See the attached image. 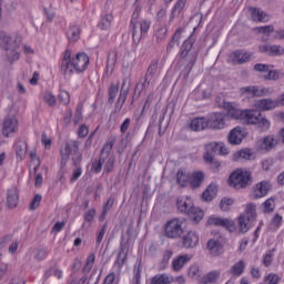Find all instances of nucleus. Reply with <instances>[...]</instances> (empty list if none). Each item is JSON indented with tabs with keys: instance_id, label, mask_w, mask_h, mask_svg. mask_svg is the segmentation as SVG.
<instances>
[{
	"instance_id": "55",
	"label": "nucleus",
	"mask_w": 284,
	"mask_h": 284,
	"mask_svg": "<svg viewBox=\"0 0 284 284\" xmlns=\"http://www.w3.org/2000/svg\"><path fill=\"white\" fill-rule=\"evenodd\" d=\"M274 252L275 250L273 248L265 254L263 258V265H265V267H270V265H272V261H274Z\"/></svg>"
},
{
	"instance_id": "5",
	"label": "nucleus",
	"mask_w": 284,
	"mask_h": 284,
	"mask_svg": "<svg viewBox=\"0 0 284 284\" xmlns=\"http://www.w3.org/2000/svg\"><path fill=\"white\" fill-rule=\"evenodd\" d=\"M176 207L182 214H187L194 223H201V221H203V216H205L203 210L194 206L192 199L187 196L178 197Z\"/></svg>"
},
{
	"instance_id": "35",
	"label": "nucleus",
	"mask_w": 284,
	"mask_h": 284,
	"mask_svg": "<svg viewBox=\"0 0 284 284\" xmlns=\"http://www.w3.org/2000/svg\"><path fill=\"white\" fill-rule=\"evenodd\" d=\"M185 3H187V0H178L174 8L172 9L170 21H173L174 18L179 17L182 12V10L185 8Z\"/></svg>"
},
{
	"instance_id": "43",
	"label": "nucleus",
	"mask_w": 284,
	"mask_h": 284,
	"mask_svg": "<svg viewBox=\"0 0 284 284\" xmlns=\"http://www.w3.org/2000/svg\"><path fill=\"white\" fill-rule=\"evenodd\" d=\"M255 32H258V34H264L263 41H267V37L274 32V26L257 27L255 28Z\"/></svg>"
},
{
	"instance_id": "21",
	"label": "nucleus",
	"mask_w": 284,
	"mask_h": 284,
	"mask_svg": "<svg viewBox=\"0 0 284 284\" xmlns=\"http://www.w3.org/2000/svg\"><path fill=\"white\" fill-rule=\"evenodd\" d=\"M250 12L252 21H258L261 23H267L270 21V16L258 8H250Z\"/></svg>"
},
{
	"instance_id": "3",
	"label": "nucleus",
	"mask_w": 284,
	"mask_h": 284,
	"mask_svg": "<svg viewBox=\"0 0 284 284\" xmlns=\"http://www.w3.org/2000/svg\"><path fill=\"white\" fill-rule=\"evenodd\" d=\"M79 141L71 140L65 143L64 150L61 151V165L62 168L68 163L70 160V156H72L73 165L77 168L73 171L71 183H74L75 181H79V178L81 174H83V171L81 170V161H83V154L79 152Z\"/></svg>"
},
{
	"instance_id": "24",
	"label": "nucleus",
	"mask_w": 284,
	"mask_h": 284,
	"mask_svg": "<svg viewBox=\"0 0 284 284\" xmlns=\"http://www.w3.org/2000/svg\"><path fill=\"white\" fill-rule=\"evenodd\" d=\"M125 258H128V245L121 243L118 257L114 262V265L118 272H121V267H123V264L125 263Z\"/></svg>"
},
{
	"instance_id": "17",
	"label": "nucleus",
	"mask_w": 284,
	"mask_h": 284,
	"mask_svg": "<svg viewBox=\"0 0 284 284\" xmlns=\"http://www.w3.org/2000/svg\"><path fill=\"white\" fill-rule=\"evenodd\" d=\"M221 234L216 233V236L209 240L207 250L212 256H219L221 254V250H223V244H221Z\"/></svg>"
},
{
	"instance_id": "26",
	"label": "nucleus",
	"mask_w": 284,
	"mask_h": 284,
	"mask_svg": "<svg viewBox=\"0 0 284 284\" xmlns=\"http://www.w3.org/2000/svg\"><path fill=\"white\" fill-rule=\"evenodd\" d=\"M190 128L191 130H193V132H201L205 130V128H209L207 119L194 118L193 120H191Z\"/></svg>"
},
{
	"instance_id": "14",
	"label": "nucleus",
	"mask_w": 284,
	"mask_h": 284,
	"mask_svg": "<svg viewBox=\"0 0 284 284\" xmlns=\"http://www.w3.org/2000/svg\"><path fill=\"white\" fill-rule=\"evenodd\" d=\"M182 245L186 250H192L199 245V233L196 231H189L183 237H182Z\"/></svg>"
},
{
	"instance_id": "37",
	"label": "nucleus",
	"mask_w": 284,
	"mask_h": 284,
	"mask_svg": "<svg viewBox=\"0 0 284 284\" xmlns=\"http://www.w3.org/2000/svg\"><path fill=\"white\" fill-rule=\"evenodd\" d=\"M156 72H159V59H154L151 61L144 77H148L149 79H154V77H156Z\"/></svg>"
},
{
	"instance_id": "12",
	"label": "nucleus",
	"mask_w": 284,
	"mask_h": 284,
	"mask_svg": "<svg viewBox=\"0 0 284 284\" xmlns=\"http://www.w3.org/2000/svg\"><path fill=\"white\" fill-rule=\"evenodd\" d=\"M250 59H252V53L236 50L229 55L227 62L232 65H243V63H247Z\"/></svg>"
},
{
	"instance_id": "15",
	"label": "nucleus",
	"mask_w": 284,
	"mask_h": 284,
	"mask_svg": "<svg viewBox=\"0 0 284 284\" xmlns=\"http://www.w3.org/2000/svg\"><path fill=\"white\" fill-rule=\"evenodd\" d=\"M254 108L261 112H270L276 110V103L271 98H264L254 102Z\"/></svg>"
},
{
	"instance_id": "1",
	"label": "nucleus",
	"mask_w": 284,
	"mask_h": 284,
	"mask_svg": "<svg viewBox=\"0 0 284 284\" xmlns=\"http://www.w3.org/2000/svg\"><path fill=\"white\" fill-rule=\"evenodd\" d=\"M224 110H227V116L231 119H240V121H246L251 125H257L261 130H270V120H267L261 112L254 110H239L234 108L232 103L224 102Z\"/></svg>"
},
{
	"instance_id": "48",
	"label": "nucleus",
	"mask_w": 284,
	"mask_h": 284,
	"mask_svg": "<svg viewBox=\"0 0 284 284\" xmlns=\"http://www.w3.org/2000/svg\"><path fill=\"white\" fill-rule=\"evenodd\" d=\"M113 148H114V140H109L102 148L100 156H105V159H108V156H110V152H112Z\"/></svg>"
},
{
	"instance_id": "10",
	"label": "nucleus",
	"mask_w": 284,
	"mask_h": 284,
	"mask_svg": "<svg viewBox=\"0 0 284 284\" xmlns=\"http://www.w3.org/2000/svg\"><path fill=\"white\" fill-rule=\"evenodd\" d=\"M150 26V20H142L141 22L130 24V31L132 33L134 43H139L143 39V37L148 34Z\"/></svg>"
},
{
	"instance_id": "62",
	"label": "nucleus",
	"mask_w": 284,
	"mask_h": 284,
	"mask_svg": "<svg viewBox=\"0 0 284 284\" xmlns=\"http://www.w3.org/2000/svg\"><path fill=\"white\" fill-rule=\"evenodd\" d=\"M261 165H262V170H264V172H268L270 168H272V165H274V159L268 158L266 160H263L261 162Z\"/></svg>"
},
{
	"instance_id": "19",
	"label": "nucleus",
	"mask_w": 284,
	"mask_h": 284,
	"mask_svg": "<svg viewBox=\"0 0 284 284\" xmlns=\"http://www.w3.org/2000/svg\"><path fill=\"white\" fill-rule=\"evenodd\" d=\"M190 261H192V256L185 254V255H180L175 258H173L172 263H171V267L173 272H181L183 270V267H185V265H187V263H190Z\"/></svg>"
},
{
	"instance_id": "49",
	"label": "nucleus",
	"mask_w": 284,
	"mask_h": 284,
	"mask_svg": "<svg viewBox=\"0 0 284 284\" xmlns=\"http://www.w3.org/2000/svg\"><path fill=\"white\" fill-rule=\"evenodd\" d=\"M232 205H234V200L230 197H223L220 202V209L222 210V212H229Z\"/></svg>"
},
{
	"instance_id": "47",
	"label": "nucleus",
	"mask_w": 284,
	"mask_h": 284,
	"mask_svg": "<svg viewBox=\"0 0 284 284\" xmlns=\"http://www.w3.org/2000/svg\"><path fill=\"white\" fill-rule=\"evenodd\" d=\"M243 216H248L251 221H254L256 219V204L250 203L246 205V212L242 214Z\"/></svg>"
},
{
	"instance_id": "2",
	"label": "nucleus",
	"mask_w": 284,
	"mask_h": 284,
	"mask_svg": "<svg viewBox=\"0 0 284 284\" xmlns=\"http://www.w3.org/2000/svg\"><path fill=\"white\" fill-rule=\"evenodd\" d=\"M90 65V58L88 54L80 52L75 58H72V51L65 50L61 62V73L65 79L72 77L74 71L78 73L85 72Z\"/></svg>"
},
{
	"instance_id": "46",
	"label": "nucleus",
	"mask_w": 284,
	"mask_h": 284,
	"mask_svg": "<svg viewBox=\"0 0 284 284\" xmlns=\"http://www.w3.org/2000/svg\"><path fill=\"white\" fill-rule=\"evenodd\" d=\"M119 94V84H111L109 89V100L108 102L112 105L116 100V95Z\"/></svg>"
},
{
	"instance_id": "16",
	"label": "nucleus",
	"mask_w": 284,
	"mask_h": 284,
	"mask_svg": "<svg viewBox=\"0 0 284 284\" xmlns=\"http://www.w3.org/2000/svg\"><path fill=\"white\" fill-rule=\"evenodd\" d=\"M152 83L153 79L144 75L143 80L138 82L135 85L133 99H139L141 97V92H148Z\"/></svg>"
},
{
	"instance_id": "52",
	"label": "nucleus",
	"mask_w": 284,
	"mask_h": 284,
	"mask_svg": "<svg viewBox=\"0 0 284 284\" xmlns=\"http://www.w3.org/2000/svg\"><path fill=\"white\" fill-rule=\"evenodd\" d=\"M43 100L47 102V104L50 108H54V105H57V98L54 97V94H52L50 92L44 93Z\"/></svg>"
},
{
	"instance_id": "56",
	"label": "nucleus",
	"mask_w": 284,
	"mask_h": 284,
	"mask_svg": "<svg viewBox=\"0 0 284 284\" xmlns=\"http://www.w3.org/2000/svg\"><path fill=\"white\" fill-rule=\"evenodd\" d=\"M141 272H142L141 264H139L138 266H134V276L132 280V284H141Z\"/></svg>"
},
{
	"instance_id": "9",
	"label": "nucleus",
	"mask_w": 284,
	"mask_h": 284,
	"mask_svg": "<svg viewBox=\"0 0 284 284\" xmlns=\"http://www.w3.org/2000/svg\"><path fill=\"white\" fill-rule=\"evenodd\" d=\"M1 131L6 139H12L19 132V120L13 115L6 116L2 121Z\"/></svg>"
},
{
	"instance_id": "50",
	"label": "nucleus",
	"mask_w": 284,
	"mask_h": 284,
	"mask_svg": "<svg viewBox=\"0 0 284 284\" xmlns=\"http://www.w3.org/2000/svg\"><path fill=\"white\" fill-rule=\"evenodd\" d=\"M284 47L281 44H271V55L270 57H283Z\"/></svg>"
},
{
	"instance_id": "29",
	"label": "nucleus",
	"mask_w": 284,
	"mask_h": 284,
	"mask_svg": "<svg viewBox=\"0 0 284 284\" xmlns=\"http://www.w3.org/2000/svg\"><path fill=\"white\" fill-rule=\"evenodd\" d=\"M67 38L69 39L70 43H75L81 39V27L73 24L67 31Z\"/></svg>"
},
{
	"instance_id": "39",
	"label": "nucleus",
	"mask_w": 284,
	"mask_h": 284,
	"mask_svg": "<svg viewBox=\"0 0 284 284\" xmlns=\"http://www.w3.org/2000/svg\"><path fill=\"white\" fill-rule=\"evenodd\" d=\"M112 21H114V17H112V13H106L104 17H102L99 27L101 28V30H110Z\"/></svg>"
},
{
	"instance_id": "44",
	"label": "nucleus",
	"mask_w": 284,
	"mask_h": 284,
	"mask_svg": "<svg viewBox=\"0 0 284 284\" xmlns=\"http://www.w3.org/2000/svg\"><path fill=\"white\" fill-rule=\"evenodd\" d=\"M166 37H168V27H159L155 30V38L158 43L165 41Z\"/></svg>"
},
{
	"instance_id": "51",
	"label": "nucleus",
	"mask_w": 284,
	"mask_h": 284,
	"mask_svg": "<svg viewBox=\"0 0 284 284\" xmlns=\"http://www.w3.org/2000/svg\"><path fill=\"white\" fill-rule=\"evenodd\" d=\"M58 101L62 103V105H68L70 103V93L65 90L60 91Z\"/></svg>"
},
{
	"instance_id": "27",
	"label": "nucleus",
	"mask_w": 284,
	"mask_h": 284,
	"mask_svg": "<svg viewBox=\"0 0 284 284\" xmlns=\"http://www.w3.org/2000/svg\"><path fill=\"white\" fill-rule=\"evenodd\" d=\"M181 34H183V29H176L175 33L173 34L169 45L166 47V52H171L174 48H179L181 45Z\"/></svg>"
},
{
	"instance_id": "23",
	"label": "nucleus",
	"mask_w": 284,
	"mask_h": 284,
	"mask_svg": "<svg viewBox=\"0 0 284 284\" xmlns=\"http://www.w3.org/2000/svg\"><path fill=\"white\" fill-rule=\"evenodd\" d=\"M274 148H276V140H274V136L272 135H268L257 142V149L263 152H270V150H274Z\"/></svg>"
},
{
	"instance_id": "7",
	"label": "nucleus",
	"mask_w": 284,
	"mask_h": 284,
	"mask_svg": "<svg viewBox=\"0 0 284 284\" xmlns=\"http://www.w3.org/2000/svg\"><path fill=\"white\" fill-rule=\"evenodd\" d=\"M194 43L192 42L191 39H187L184 41L181 52H180V58L181 61L186 63V70L187 72L192 71V68H194V63L196 62V54L192 52V47Z\"/></svg>"
},
{
	"instance_id": "31",
	"label": "nucleus",
	"mask_w": 284,
	"mask_h": 284,
	"mask_svg": "<svg viewBox=\"0 0 284 284\" xmlns=\"http://www.w3.org/2000/svg\"><path fill=\"white\" fill-rule=\"evenodd\" d=\"M128 94H130V84H128V79L122 80V85L120 89V94L118 98V102L125 104V101H128Z\"/></svg>"
},
{
	"instance_id": "6",
	"label": "nucleus",
	"mask_w": 284,
	"mask_h": 284,
	"mask_svg": "<svg viewBox=\"0 0 284 284\" xmlns=\"http://www.w3.org/2000/svg\"><path fill=\"white\" fill-rule=\"evenodd\" d=\"M229 185H231V187H235V190H243L247 187V185H252V173L237 169L231 173L229 178Z\"/></svg>"
},
{
	"instance_id": "18",
	"label": "nucleus",
	"mask_w": 284,
	"mask_h": 284,
	"mask_svg": "<svg viewBox=\"0 0 284 284\" xmlns=\"http://www.w3.org/2000/svg\"><path fill=\"white\" fill-rule=\"evenodd\" d=\"M17 161H23L28 153V142L22 139H18L13 145Z\"/></svg>"
},
{
	"instance_id": "30",
	"label": "nucleus",
	"mask_w": 284,
	"mask_h": 284,
	"mask_svg": "<svg viewBox=\"0 0 284 284\" xmlns=\"http://www.w3.org/2000/svg\"><path fill=\"white\" fill-rule=\"evenodd\" d=\"M270 192V183L261 182L254 189V199H263Z\"/></svg>"
},
{
	"instance_id": "58",
	"label": "nucleus",
	"mask_w": 284,
	"mask_h": 284,
	"mask_svg": "<svg viewBox=\"0 0 284 284\" xmlns=\"http://www.w3.org/2000/svg\"><path fill=\"white\" fill-rule=\"evenodd\" d=\"M263 206H264V212H274V207H276V204L274 200L270 197L263 203Z\"/></svg>"
},
{
	"instance_id": "42",
	"label": "nucleus",
	"mask_w": 284,
	"mask_h": 284,
	"mask_svg": "<svg viewBox=\"0 0 284 284\" xmlns=\"http://www.w3.org/2000/svg\"><path fill=\"white\" fill-rule=\"evenodd\" d=\"M174 255V252L172 251H165L162 256V261L160 262V270H168V266L170 265V258Z\"/></svg>"
},
{
	"instance_id": "63",
	"label": "nucleus",
	"mask_w": 284,
	"mask_h": 284,
	"mask_svg": "<svg viewBox=\"0 0 284 284\" xmlns=\"http://www.w3.org/2000/svg\"><path fill=\"white\" fill-rule=\"evenodd\" d=\"M189 276L191 278H199L201 276V270L199 268V266H191L189 268Z\"/></svg>"
},
{
	"instance_id": "28",
	"label": "nucleus",
	"mask_w": 284,
	"mask_h": 284,
	"mask_svg": "<svg viewBox=\"0 0 284 284\" xmlns=\"http://www.w3.org/2000/svg\"><path fill=\"white\" fill-rule=\"evenodd\" d=\"M172 283H174V277L170 276L168 273L156 274L150 281V284H172Z\"/></svg>"
},
{
	"instance_id": "8",
	"label": "nucleus",
	"mask_w": 284,
	"mask_h": 284,
	"mask_svg": "<svg viewBox=\"0 0 284 284\" xmlns=\"http://www.w3.org/2000/svg\"><path fill=\"white\" fill-rule=\"evenodd\" d=\"M164 235L168 239H181L183 236V221L172 219L164 225Z\"/></svg>"
},
{
	"instance_id": "60",
	"label": "nucleus",
	"mask_w": 284,
	"mask_h": 284,
	"mask_svg": "<svg viewBox=\"0 0 284 284\" xmlns=\"http://www.w3.org/2000/svg\"><path fill=\"white\" fill-rule=\"evenodd\" d=\"M264 281H267L268 284H278L281 283V277L277 274L270 273Z\"/></svg>"
},
{
	"instance_id": "22",
	"label": "nucleus",
	"mask_w": 284,
	"mask_h": 284,
	"mask_svg": "<svg viewBox=\"0 0 284 284\" xmlns=\"http://www.w3.org/2000/svg\"><path fill=\"white\" fill-rule=\"evenodd\" d=\"M206 152L203 155L204 161H212L214 154H220L221 143L212 142L205 145Z\"/></svg>"
},
{
	"instance_id": "20",
	"label": "nucleus",
	"mask_w": 284,
	"mask_h": 284,
	"mask_svg": "<svg viewBox=\"0 0 284 284\" xmlns=\"http://www.w3.org/2000/svg\"><path fill=\"white\" fill-rule=\"evenodd\" d=\"M19 205V191L17 187H11L7 192V207L9 210H14Z\"/></svg>"
},
{
	"instance_id": "36",
	"label": "nucleus",
	"mask_w": 284,
	"mask_h": 284,
	"mask_svg": "<svg viewBox=\"0 0 284 284\" xmlns=\"http://www.w3.org/2000/svg\"><path fill=\"white\" fill-rule=\"evenodd\" d=\"M119 53H116V50H111L108 55L106 61V71L112 72L114 70V67L116 65V59Z\"/></svg>"
},
{
	"instance_id": "54",
	"label": "nucleus",
	"mask_w": 284,
	"mask_h": 284,
	"mask_svg": "<svg viewBox=\"0 0 284 284\" xmlns=\"http://www.w3.org/2000/svg\"><path fill=\"white\" fill-rule=\"evenodd\" d=\"M272 68H274V67L270 65V64L256 63V64H254L253 70L255 72H270V70H272Z\"/></svg>"
},
{
	"instance_id": "64",
	"label": "nucleus",
	"mask_w": 284,
	"mask_h": 284,
	"mask_svg": "<svg viewBox=\"0 0 284 284\" xmlns=\"http://www.w3.org/2000/svg\"><path fill=\"white\" fill-rule=\"evenodd\" d=\"M94 266V255H90L88 258H87V263L83 267V271L84 272H90V270H92V267Z\"/></svg>"
},
{
	"instance_id": "57",
	"label": "nucleus",
	"mask_w": 284,
	"mask_h": 284,
	"mask_svg": "<svg viewBox=\"0 0 284 284\" xmlns=\"http://www.w3.org/2000/svg\"><path fill=\"white\" fill-rule=\"evenodd\" d=\"M274 94V90L272 88H258L257 87V93L256 97H270Z\"/></svg>"
},
{
	"instance_id": "11",
	"label": "nucleus",
	"mask_w": 284,
	"mask_h": 284,
	"mask_svg": "<svg viewBox=\"0 0 284 284\" xmlns=\"http://www.w3.org/2000/svg\"><path fill=\"white\" fill-rule=\"evenodd\" d=\"M207 123L211 130H223L227 123V114L221 112L212 113L207 119Z\"/></svg>"
},
{
	"instance_id": "33",
	"label": "nucleus",
	"mask_w": 284,
	"mask_h": 284,
	"mask_svg": "<svg viewBox=\"0 0 284 284\" xmlns=\"http://www.w3.org/2000/svg\"><path fill=\"white\" fill-rule=\"evenodd\" d=\"M219 192L216 184H210L206 190L202 193L203 201H212Z\"/></svg>"
},
{
	"instance_id": "59",
	"label": "nucleus",
	"mask_w": 284,
	"mask_h": 284,
	"mask_svg": "<svg viewBox=\"0 0 284 284\" xmlns=\"http://www.w3.org/2000/svg\"><path fill=\"white\" fill-rule=\"evenodd\" d=\"M41 194H36L34 197L32 199L31 203H30V210L32 212H34V210H37V207H39V205H41Z\"/></svg>"
},
{
	"instance_id": "13",
	"label": "nucleus",
	"mask_w": 284,
	"mask_h": 284,
	"mask_svg": "<svg viewBox=\"0 0 284 284\" xmlns=\"http://www.w3.org/2000/svg\"><path fill=\"white\" fill-rule=\"evenodd\" d=\"M207 225H214L215 227H225L229 232H236V223L234 220L223 217H210Z\"/></svg>"
},
{
	"instance_id": "40",
	"label": "nucleus",
	"mask_w": 284,
	"mask_h": 284,
	"mask_svg": "<svg viewBox=\"0 0 284 284\" xmlns=\"http://www.w3.org/2000/svg\"><path fill=\"white\" fill-rule=\"evenodd\" d=\"M203 181H205V174H203V172H195L193 173L191 185L192 187H201Z\"/></svg>"
},
{
	"instance_id": "45",
	"label": "nucleus",
	"mask_w": 284,
	"mask_h": 284,
	"mask_svg": "<svg viewBox=\"0 0 284 284\" xmlns=\"http://www.w3.org/2000/svg\"><path fill=\"white\" fill-rule=\"evenodd\" d=\"M105 164V156H100L99 160H94L92 163V170L95 174H100L103 170V165Z\"/></svg>"
},
{
	"instance_id": "4",
	"label": "nucleus",
	"mask_w": 284,
	"mask_h": 284,
	"mask_svg": "<svg viewBox=\"0 0 284 284\" xmlns=\"http://www.w3.org/2000/svg\"><path fill=\"white\" fill-rule=\"evenodd\" d=\"M23 42V37L19 33L13 36L7 34L6 32L0 33V47L4 51V55L9 63L19 61V48Z\"/></svg>"
},
{
	"instance_id": "61",
	"label": "nucleus",
	"mask_w": 284,
	"mask_h": 284,
	"mask_svg": "<svg viewBox=\"0 0 284 284\" xmlns=\"http://www.w3.org/2000/svg\"><path fill=\"white\" fill-rule=\"evenodd\" d=\"M94 216H97V210L90 209L84 213L83 219L87 223H92V221H94Z\"/></svg>"
},
{
	"instance_id": "53",
	"label": "nucleus",
	"mask_w": 284,
	"mask_h": 284,
	"mask_svg": "<svg viewBox=\"0 0 284 284\" xmlns=\"http://www.w3.org/2000/svg\"><path fill=\"white\" fill-rule=\"evenodd\" d=\"M236 159H244V161H250L252 159V151L248 149L241 150L240 152L235 153Z\"/></svg>"
},
{
	"instance_id": "34",
	"label": "nucleus",
	"mask_w": 284,
	"mask_h": 284,
	"mask_svg": "<svg viewBox=\"0 0 284 284\" xmlns=\"http://www.w3.org/2000/svg\"><path fill=\"white\" fill-rule=\"evenodd\" d=\"M252 219H250V216L247 215H240L239 217V227H240V232H242V234H245L246 232L250 231V223H252Z\"/></svg>"
},
{
	"instance_id": "38",
	"label": "nucleus",
	"mask_w": 284,
	"mask_h": 284,
	"mask_svg": "<svg viewBox=\"0 0 284 284\" xmlns=\"http://www.w3.org/2000/svg\"><path fill=\"white\" fill-rule=\"evenodd\" d=\"M176 181L181 187H186L187 183H190V174L183 172V170H179Z\"/></svg>"
},
{
	"instance_id": "32",
	"label": "nucleus",
	"mask_w": 284,
	"mask_h": 284,
	"mask_svg": "<svg viewBox=\"0 0 284 284\" xmlns=\"http://www.w3.org/2000/svg\"><path fill=\"white\" fill-rule=\"evenodd\" d=\"M219 278H221V272L212 271V272L205 274L204 276H202L200 283L212 284V283H216V281H219Z\"/></svg>"
},
{
	"instance_id": "41",
	"label": "nucleus",
	"mask_w": 284,
	"mask_h": 284,
	"mask_svg": "<svg viewBox=\"0 0 284 284\" xmlns=\"http://www.w3.org/2000/svg\"><path fill=\"white\" fill-rule=\"evenodd\" d=\"M243 272H245V262L243 260L235 263L231 268V273L233 274V276H241Z\"/></svg>"
},
{
	"instance_id": "25",
	"label": "nucleus",
	"mask_w": 284,
	"mask_h": 284,
	"mask_svg": "<svg viewBox=\"0 0 284 284\" xmlns=\"http://www.w3.org/2000/svg\"><path fill=\"white\" fill-rule=\"evenodd\" d=\"M242 142L243 131L241 130V126H236L229 134V143H231V145H241Z\"/></svg>"
}]
</instances>
